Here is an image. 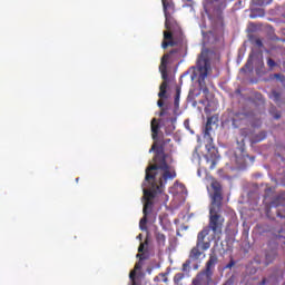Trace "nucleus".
<instances>
[{
    "instance_id": "7",
    "label": "nucleus",
    "mask_w": 285,
    "mask_h": 285,
    "mask_svg": "<svg viewBox=\"0 0 285 285\" xmlns=\"http://www.w3.org/2000/svg\"><path fill=\"white\" fill-rule=\"evenodd\" d=\"M177 52H179V49H173L170 52L165 53L161 57L160 65H159V72L161 75L163 82L160 83V87H159L160 91L158 94V97L160 99L166 98V90H168V82H169V79H168V61L170 60L173 55H177Z\"/></svg>"
},
{
    "instance_id": "23",
    "label": "nucleus",
    "mask_w": 285,
    "mask_h": 285,
    "mask_svg": "<svg viewBox=\"0 0 285 285\" xmlns=\"http://www.w3.org/2000/svg\"><path fill=\"white\" fill-rule=\"evenodd\" d=\"M142 266H144V261H139V262H137L136 264H135V271H141V268H142Z\"/></svg>"
},
{
    "instance_id": "32",
    "label": "nucleus",
    "mask_w": 285,
    "mask_h": 285,
    "mask_svg": "<svg viewBox=\"0 0 285 285\" xmlns=\"http://www.w3.org/2000/svg\"><path fill=\"white\" fill-rule=\"evenodd\" d=\"M165 115H168V112L166 111V109H161L159 117H165Z\"/></svg>"
},
{
    "instance_id": "24",
    "label": "nucleus",
    "mask_w": 285,
    "mask_h": 285,
    "mask_svg": "<svg viewBox=\"0 0 285 285\" xmlns=\"http://www.w3.org/2000/svg\"><path fill=\"white\" fill-rule=\"evenodd\" d=\"M275 79H278L279 81H282V83L285 82V76L282 73H275L274 75Z\"/></svg>"
},
{
    "instance_id": "3",
    "label": "nucleus",
    "mask_w": 285,
    "mask_h": 285,
    "mask_svg": "<svg viewBox=\"0 0 285 285\" xmlns=\"http://www.w3.org/2000/svg\"><path fill=\"white\" fill-rule=\"evenodd\" d=\"M144 186H148V189L144 188L142 193V199L145 202L144 208H142V218L139 222L140 230H146V225L148 224V217L150 216V213H153V208L155 206V197L159 195L166 187H161L160 189H157L155 187L154 181H146L144 183Z\"/></svg>"
},
{
    "instance_id": "38",
    "label": "nucleus",
    "mask_w": 285,
    "mask_h": 285,
    "mask_svg": "<svg viewBox=\"0 0 285 285\" xmlns=\"http://www.w3.org/2000/svg\"><path fill=\"white\" fill-rule=\"evenodd\" d=\"M250 159H252V161H255V157H252Z\"/></svg>"
},
{
    "instance_id": "37",
    "label": "nucleus",
    "mask_w": 285,
    "mask_h": 285,
    "mask_svg": "<svg viewBox=\"0 0 285 285\" xmlns=\"http://www.w3.org/2000/svg\"><path fill=\"white\" fill-rule=\"evenodd\" d=\"M217 1H219V0H210V3H215V2H217Z\"/></svg>"
},
{
    "instance_id": "12",
    "label": "nucleus",
    "mask_w": 285,
    "mask_h": 285,
    "mask_svg": "<svg viewBox=\"0 0 285 285\" xmlns=\"http://www.w3.org/2000/svg\"><path fill=\"white\" fill-rule=\"evenodd\" d=\"M279 279L277 278V275L272 274L267 277H263V279L258 283V285H278Z\"/></svg>"
},
{
    "instance_id": "22",
    "label": "nucleus",
    "mask_w": 285,
    "mask_h": 285,
    "mask_svg": "<svg viewBox=\"0 0 285 285\" xmlns=\"http://www.w3.org/2000/svg\"><path fill=\"white\" fill-rule=\"evenodd\" d=\"M267 66H268V68H275V66H277V63L272 58H268Z\"/></svg>"
},
{
    "instance_id": "9",
    "label": "nucleus",
    "mask_w": 285,
    "mask_h": 285,
    "mask_svg": "<svg viewBox=\"0 0 285 285\" xmlns=\"http://www.w3.org/2000/svg\"><path fill=\"white\" fill-rule=\"evenodd\" d=\"M250 112L248 111H233L229 114V121L232 122L233 128H240L248 121Z\"/></svg>"
},
{
    "instance_id": "13",
    "label": "nucleus",
    "mask_w": 285,
    "mask_h": 285,
    "mask_svg": "<svg viewBox=\"0 0 285 285\" xmlns=\"http://www.w3.org/2000/svg\"><path fill=\"white\" fill-rule=\"evenodd\" d=\"M159 121H157V118L151 119V137L154 141H157L159 137Z\"/></svg>"
},
{
    "instance_id": "14",
    "label": "nucleus",
    "mask_w": 285,
    "mask_h": 285,
    "mask_svg": "<svg viewBox=\"0 0 285 285\" xmlns=\"http://www.w3.org/2000/svg\"><path fill=\"white\" fill-rule=\"evenodd\" d=\"M155 237L159 248H164V246H166V235H164L163 233L156 232Z\"/></svg>"
},
{
    "instance_id": "1",
    "label": "nucleus",
    "mask_w": 285,
    "mask_h": 285,
    "mask_svg": "<svg viewBox=\"0 0 285 285\" xmlns=\"http://www.w3.org/2000/svg\"><path fill=\"white\" fill-rule=\"evenodd\" d=\"M169 142L170 138L163 139L159 147H157V144H154L149 149V153L156 150V155L154 157V164L146 168L145 181H153L155 188L158 190L166 188V184L177 177V171L166 163L164 148Z\"/></svg>"
},
{
    "instance_id": "26",
    "label": "nucleus",
    "mask_w": 285,
    "mask_h": 285,
    "mask_svg": "<svg viewBox=\"0 0 285 285\" xmlns=\"http://www.w3.org/2000/svg\"><path fill=\"white\" fill-rule=\"evenodd\" d=\"M254 43H255V46H257L258 48H263L264 47V42H262V39H256L255 41H254Z\"/></svg>"
},
{
    "instance_id": "11",
    "label": "nucleus",
    "mask_w": 285,
    "mask_h": 285,
    "mask_svg": "<svg viewBox=\"0 0 285 285\" xmlns=\"http://www.w3.org/2000/svg\"><path fill=\"white\" fill-rule=\"evenodd\" d=\"M177 46V41H175V38L173 37V32L170 31H164V40L161 42V48L166 50L168 47H175Z\"/></svg>"
},
{
    "instance_id": "35",
    "label": "nucleus",
    "mask_w": 285,
    "mask_h": 285,
    "mask_svg": "<svg viewBox=\"0 0 285 285\" xmlns=\"http://www.w3.org/2000/svg\"><path fill=\"white\" fill-rule=\"evenodd\" d=\"M281 117H282V115L276 114V115L274 116V119H279Z\"/></svg>"
},
{
    "instance_id": "36",
    "label": "nucleus",
    "mask_w": 285,
    "mask_h": 285,
    "mask_svg": "<svg viewBox=\"0 0 285 285\" xmlns=\"http://www.w3.org/2000/svg\"><path fill=\"white\" fill-rule=\"evenodd\" d=\"M141 237H142V235L139 234V235L137 236V239H140V240H141Z\"/></svg>"
},
{
    "instance_id": "17",
    "label": "nucleus",
    "mask_w": 285,
    "mask_h": 285,
    "mask_svg": "<svg viewBox=\"0 0 285 285\" xmlns=\"http://www.w3.org/2000/svg\"><path fill=\"white\" fill-rule=\"evenodd\" d=\"M179 97H181V87L176 88V96L174 99V104H175L176 108H179Z\"/></svg>"
},
{
    "instance_id": "19",
    "label": "nucleus",
    "mask_w": 285,
    "mask_h": 285,
    "mask_svg": "<svg viewBox=\"0 0 285 285\" xmlns=\"http://www.w3.org/2000/svg\"><path fill=\"white\" fill-rule=\"evenodd\" d=\"M169 121H170V126H167L166 128H165V132H174L175 131V119H173V118H170L169 119Z\"/></svg>"
},
{
    "instance_id": "33",
    "label": "nucleus",
    "mask_w": 285,
    "mask_h": 285,
    "mask_svg": "<svg viewBox=\"0 0 285 285\" xmlns=\"http://www.w3.org/2000/svg\"><path fill=\"white\" fill-rule=\"evenodd\" d=\"M157 105H158L159 108H164V101L163 100H158Z\"/></svg>"
},
{
    "instance_id": "28",
    "label": "nucleus",
    "mask_w": 285,
    "mask_h": 285,
    "mask_svg": "<svg viewBox=\"0 0 285 285\" xmlns=\"http://www.w3.org/2000/svg\"><path fill=\"white\" fill-rule=\"evenodd\" d=\"M272 95H273V97H274V101H279V92H277V91H273L272 92Z\"/></svg>"
},
{
    "instance_id": "10",
    "label": "nucleus",
    "mask_w": 285,
    "mask_h": 285,
    "mask_svg": "<svg viewBox=\"0 0 285 285\" xmlns=\"http://www.w3.org/2000/svg\"><path fill=\"white\" fill-rule=\"evenodd\" d=\"M197 68L200 72L199 79L204 81L208 77V70H210V62L206 58H199L197 61Z\"/></svg>"
},
{
    "instance_id": "5",
    "label": "nucleus",
    "mask_w": 285,
    "mask_h": 285,
    "mask_svg": "<svg viewBox=\"0 0 285 285\" xmlns=\"http://www.w3.org/2000/svg\"><path fill=\"white\" fill-rule=\"evenodd\" d=\"M210 130H213V118L207 119L203 135V139L206 142L205 147L207 149L205 159L207 164H209L210 170H213L215 166H217V159H219V156L217 155V148H215V145H213V136L210 135Z\"/></svg>"
},
{
    "instance_id": "34",
    "label": "nucleus",
    "mask_w": 285,
    "mask_h": 285,
    "mask_svg": "<svg viewBox=\"0 0 285 285\" xmlns=\"http://www.w3.org/2000/svg\"><path fill=\"white\" fill-rule=\"evenodd\" d=\"M203 92H204L205 95H208V87H205V88L203 89Z\"/></svg>"
},
{
    "instance_id": "18",
    "label": "nucleus",
    "mask_w": 285,
    "mask_h": 285,
    "mask_svg": "<svg viewBox=\"0 0 285 285\" xmlns=\"http://www.w3.org/2000/svg\"><path fill=\"white\" fill-rule=\"evenodd\" d=\"M266 139V131H262L254 138V141L257 144L259 141H264Z\"/></svg>"
},
{
    "instance_id": "2",
    "label": "nucleus",
    "mask_w": 285,
    "mask_h": 285,
    "mask_svg": "<svg viewBox=\"0 0 285 285\" xmlns=\"http://www.w3.org/2000/svg\"><path fill=\"white\" fill-rule=\"evenodd\" d=\"M213 193L210 194L212 203L209 207V224L208 229L212 230L214 235H222L224 228V223L226 219L222 216V203L224 202V190L222 188V183L218 180H213L210 184Z\"/></svg>"
},
{
    "instance_id": "20",
    "label": "nucleus",
    "mask_w": 285,
    "mask_h": 285,
    "mask_svg": "<svg viewBox=\"0 0 285 285\" xmlns=\"http://www.w3.org/2000/svg\"><path fill=\"white\" fill-rule=\"evenodd\" d=\"M146 246H148V238H146L144 243H140L138 247V253H144Z\"/></svg>"
},
{
    "instance_id": "4",
    "label": "nucleus",
    "mask_w": 285,
    "mask_h": 285,
    "mask_svg": "<svg viewBox=\"0 0 285 285\" xmlns=\"http://www.w3.org/2000/svg\"><path fill=\"white\" fill-rule=\"evenodd\" d=\"M210 235V229L208 227L203 228L197 235L196 246L191 248L189 253V259L183 264V269L186 271V266H190L191 262H197L208 248H210V238L206 237Z\"/></svg>"
},
{
    "instance_id": "6",
    "label": "nucleus",
    "mask_w": 285,
    "mask_h": 285,
    "mask_svg": "<svg viewBox=\"0 0 285 285\" xmlns=\"http://www.w3.org/2000/svg\"><path fill=\"white\" fill-rule=\"evenodd\" d=\"M219 258L217 257V254L215 250H212L209 259L205 265V269L193 278L191 285H210L213 283V273H215V266H217Z\"/></svg>"
},
{
    "instance_id": "15",
    "label": "nucleus",
    "mask_w": 285,
    "mask_h": 285,
    "mask_svg": "<svg viewBox=\"0 0 285 285\" xmlns=\"http://www.w3.org/2000/svg\"><path fill=\"white\" fill-rule=\"evenodd\" d=\"M161 1H163V6H164V10H165V17H166L165 28H166V30H173L170 19H168V11H166V0H161Z\"/></svg>"
},
{
    "instance_id": "8",
    "label": "nucleus",
    "mask_w": 285,
    "mask_h": 285,
    "mask_svg": "<svg viewBox=\"0 0 285 285\" xmlns=\"http://www.w3.org/2000/svg\"><path fill=\"white\" fill-rule=\"evenodd\" d=\"M254 63L256 66V75H262V70H264V55H262V52H257V51H252L249 53L247 62L240 70L243 72H246V70H249L250 72H253Z\"/></svg>"
},
{
    "instance_id": "27",
    "label": "nucleus",
    "mask_w": 285,
    "mask_h": 285,
    "mask_svg": "<svg viewBox=\"0 0 285 285\" xmlns=\"http://www.w3.org/2000/svg\"><path fill=\"white\" fill-rule=\"evenodd\" d=\"M239 153L243 155V157H248V155H245V150H246V147L244 145H242L239 148H238Z\"/></svg>"
},
{
    "instance_id": "31",
    "label": "nucleus",
    "mask_w": 285,
    "mask_h": 285,
    "mask_svg": "<svg viewBox=\"0 0 285 285\" xmlns=\"http://www.w3.org/2000/svg\"><path fill=\"white\" fill-rule=\"evenodd\" d=\"M233 266H235V261H230L226 266L225 268H233Z\"/></svg>"
},
{
    "instance_id": "30",
    "label": "nucleus",
    "mask_w": 285,
    "mask_h": 285,
    "mask_svg": "<svg viewBox=\"0 0 285 285\" xmlns=\"http://www.w3.org/2000/svg\"><path fill=\"white\" fill-rule=\"evenodd\" d=\"M277 239H279L281 244H283V246H285V237L283 235H278Z\"/></svg>"
},
{
    "instance_id": "21",
    "label": "nucleus",
    "mask_w": 285,
    "mask_h": 285,
    "mask_svg": "<svg viewBox=\"0 0 285 285\" xmlns=\"http://www.w3.org/2000/svg\"><path fill=\"white\" fill-rule=\"evenodd\" d=\"M265 259H266V266H268V264H273L275 256H271V254H266Z\"/></svg>"
},
{
    "instance_id": "25",
    "label": "nucleus",
    "mask_w": 285,
    "mask_h": 285,
    "mask_svg": "<svg viewBox=\"0 0 285 285\" xmlns=\"http://www.w3.org/2000/svg\"><path fill=\"white\" fill-rule=\"evenodd\" d=\"M136 257H137L140 262H144L145 259H148V257H146V254H144V252L137 254Z\"/></svg>"
},
{
    "instance_id": "29",
    "label": "nucleus",
    "mask_w": 285,
    "mask_h": 285,
    "mask_svg": "<svg viewBox=\"0 0 285 285\" xmlns=\"http://www.w3.org/2000/svg\"><path fill=\"white\" fill-rule=\"evenodd\" d=\"M279 199H281V197L278 196L274 202H272V206L277 208V206H279V204H277V202H279Z\"/></svg>"
},
{
    "instance_id": "16",
    "label": "nucleus",
    "mask_w": 285,
    "mask_h": 285,
    "mask_svg": "<svg viewBox=\"0 0 285 285\" xmlns=\"http://www.w3.org/2000/svg\"><path fill=\"white\" fill-rule=\"evenodd\" d=\"M184 277H186V274H184V273L175 274V276H174V284L175 285H183L181 282H183Z\"/></svg>"
}]
</instances>
